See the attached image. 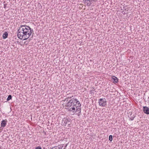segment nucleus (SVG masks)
Segmentation results:
<instances>
[{"mask_svg": "<svg viewBox=\"0 0 149 149\" xmlns=\"http://www.w3.org/2000/svg\"><path fill=\"white\" fill-rule=\"evenodd\" d=\"M32 31H33L29 26L20 25L17 31V36L19 39L25 40L31 36Z\"/></svg>", "mask_w": 149, "mask_h": 149, "instance_id": "f257e3e1", "label": "nucleus"}, {"mask_svg": "<svg viewBox=\"0 0 149 149\" xmlns=\"http://www.w3.org/2000/svg\"><path fill=\"white\" fill-rule=\"evenodd\" d=\"M65 109L68 111L75 113L79 111L80 113L81 110V104L77 99L72 98L65 105Z\"/></svg>", "mask_w": 149, "mask_h": 149, "instance_id": "f03ea898", "label": "nucleus"}, {"mask_svg": "<svg viewBox=\"0 0 149 149\" xmlns=\"http://www.w3.org/2000/svg\"><path fill=\"white\" fill-rule=\"evenodd\" d=\"M71 122L70 119L69 118H64L62 120V124L65 126L68 127L70 125Z\"/></svg>", "mask_w": 149, "mask_h": 149, "instance_id": "7ed1b4c3", "label": "nucleus"}, {"mask_svg": "<svg viewBox=\"0 0 149 149\" xmlns=\"http://www.w3.org/2000/svg\"><path fill=\"white\" fill-rule=\"evenodd\" d=\"M98 103L100 106L102 107H105L107 105V102L105 98L100 99L99 100Z\"/></svg>", "mask_w": 149, "mask_h": 149, "instance_id": "20e7f679", "label": "nucleus"}, {"mask_svg": "<svg viewBox=\"0 0 149 149\" xmlns=\"http://www.w3.org/2000/svg\"><path fill=\"white\" fill-rule=\"evenodd\" d=\"M83 2L87 6H89L91 5L92 1L91 0H83Z\"/></svg>", "mask_w": 149, "mask_h": 149, "instance_id": "39448f33", "label": "nucleus"}, {"mask_svg": "<svg viewBox=\"0 0 149 149\" xmlns=\"http://www.w3.org/2000/svg\"><path fill=\"white\" fill-rule=\"evenodd\" d=\"M143 110L144 113L147 115L149 114V108L148 107L146 106L143 107Z\"/></svg>", "mask_w": 149, "mask_h": 149, "instance_id": "423d86ee", "label": "nucleus"}, {"mask_svg": "<svg viewBox=\"0 0 149 149\" xmlns=\"http://www.w3.org/2000/svg\"><path fill=\"white\" fill-rule=\"evenodd\" d=\"M7 121L6 119L3 120L1 123V127L4 128L7 124Z\"/></svg>", "mask_w": 149, "mask_h": 149, "instance_id": "0eeeda50", "label": "nucleus"}, {"mask_svg": "<svg viewBox=\"0 0 149 149\" xmlns=\"http://www.w3.org/2000/svg\"><path fill=\"white\" fill-rule=\"evenodd\" d=\"M68 143L61 144V145H58V147H60V146H61V149H66V148L67 146Z\"/></svg>", "mask_w": 149, "mask_h": 149, "instance_id": "6e6552de", "label": "nucleus"}, {"mask_svg": "<svg viewBox=\"0 0 149 149\" xmlns=\"http://www.w3.org/2000/svg\"><path fill=\"white\" fill-rule=\"evenodd\" d=\"M112 78L114 83H116L118 82V79L116 76H113L112 77Z\"/></svg>", "mask_w": 149, "mask_h": 149, "instance_id": "1a4fd4ad", "label": "nucleus"}, {"mask_svg": "<svg viewBox=\"0 0 149 149\" xmlns=\"http://www.w3.org/2000/svg\"><path fill=\"white\" fill-rule=\"evenodd\" d=\"M8 35V33L7 32H4L3 35V39H5L7 38Z\"/></svg>", "mask_w": 149, "mask_h": 149, "instance_id": "9d476101", "label": "nucleus"}, {"mask_svg": "<svg viewBox=\"0 0 149 149\" xmlns=\"http://www.w3.org/2000/svg\"><path fill=\"white\" fill-rule=\"evenodd\" d=\"M12 96L11 95H9L7 99V101H8L12 99Z\"/></svg>", "mask_w": 149, "mask_h": 149, "instance_id": "9b49d317", "label": "nucleus"}, {"mask_svg": "<svg viewBox=\"0 0 149 149\" xmlns=\"http://www.w3.org/2000/svg\"><path fill=\"white\" fill-rule=\"evenodd\" d=\"M130 116L131 117L130 118L131 120H133L134 118V117H135V116L134 115V114L133 115H132V114H131Z\"/></svg>", "mask_w": 149, "mask_h": 149, "instance_id": "f8f14e48", "label": "nucleus"}, {"mask_svg": "<svg viewBox=\"0 0 149 149\" xmlns=\"http://www.w3.org/2000/svg\"><path fill=\"white\" fill-rule=\"evenodd\" d=\"M109 140L111 141L112 140V135H109Z\"/></svg>", "mask_w": 149, "mask_h": 149, "instance_id": "ddd939ff", "label": "nucleus"}, {"mask_svg": "<svg viewBox=\"0 0 149 149\" xmlns=\"http://www.w3.org/2000/svg\"><path fill=\"white\" fill-rule=\"evenodd\" d=\"M35 149H42L40 146H39L36 148Z\"/></svg>", "mask_w": 149, "mask_h": 149, "instance_id": "4468645a", "label": "nucleus"}, {"mask_svg": "<svg viewBox=\"0 0 149 149\" xmlns=\"http://www.w3.org/2000/svg\"><path fill=\"white\" fill-rule=\"evenodd\" d=\"M73 97V95H72V96H70V97H67L68 99H70L72 98V97Z\"/></svg>", "mask_w": 149, "mask_h": 149, "instance_id": "2eb2a0df", "label": "nucleus"}, {"mask_svg": "<svg viewBox=\"0 0 149 149\" xmlns=\"http://www.w3.org/2000/svg\"><path fill=\"white\" fill-rule=\"evenodd\" d=\"M4 3H5V2ZM7 5V4L6 3V4H4V8H6V5Z\"/></svg>", "mask_w": 149, "mask_h": 149, "instance_id": "dca6fc26", "label": "nucleus"}, {"mask_svg": "<svg viewBox=\"0 0 149 149\" xmlns=\"http://www.w3.org/2000/svg\"><path fill=\"white\" fill-rule=\"evenodd\" d=\"M61 146H60V147H58V148H52L53 149H61Z\"/></svg>", "mask_w": 149, "mask_h": 149, "instance_id": "f3484780", "label": "nucleus"}, {"mask_svg": "<svg viewBox=\"0 0 149 149\" xmlns=\"http://www.w3.org/2000/svg\"><path fill=\"white\" fill-rule=\"evenodd\" d=\"M68 98H67V97H66V98H65V100H66V101H68Z\"/></svg>", "mask_w": 149, "mask_h": 149, "instance_id": "a211bd4d", "label": "nucleus"}, {"mask_svg": "<svg viewBox=\"0 0 149 149\" xmlns=\"http://www.w3.org/2000/svg\"><path fill=\"white\" fill-rule=\"evenodd\" d=\"M92 1H94V2H95L97 0H91Z\"/></svg>", "mask_w": 149, "mask_h": 149, "instance_id": "6ab92c4d", "label": "nucleus"}, {"mask_svg": "<svg viewBox=\"0 0 149 149\" xmlns=\"http://www.w3.org/2000/svg\"><path fill=\"white\" fill-rule=\"evenodd\" d=\"M78 116L80 114V113H81V112L80 113H79V111H78Z\"/></svg>", "mask_w": 149, "mask_h": 149, "instance_id": "aec40b11", "label": "nucleus"}, {"mask_svg": "<svg viewBox=\"0 0 149 149\" xmlns=\"http://www.w3.org/2000/svg\"><path fill=\"white\" fill-rule=\"evenodd\" d=\"M43 149H45V148H43Z\"/></svg>", "mask_w": 149, "mask_h": 149, "instance_id": "412c9836", "label": "nucleus"}, {"mask_svg": "<svg viewBox=\"0 0 149 149\" xmlns=\"http://www.w3.org/2000/svg\"><path fill=\"white\" fill-rule=\"evenodd\" d=\"M33 35H32V37H31V38H33Z\"/></svg>", "mask_w": 149, "mask_h": 149, "instance_id": "4be33fe9", "label": "nucleus"}]
</instances>
